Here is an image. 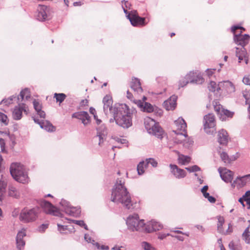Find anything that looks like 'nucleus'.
I'll use <instances>...</instances> for the list:
<instances>
[{
  "instance_id": "nucleus-1",
  "label": "nucleus",
  "mask_w": 250,
  "mask_h": 250,
  "mask_svg": "<svg viewBox=\"0 0 250 250\" xmlns=\"http://www.w3.org/2000/svg\"><path fill=\"white\" fill-rule=\"evenodd\" d=\"M125 180L118 179L112 190L111 201L115 203H121L127 209L132 208L130 195L125 186Z\"/></svg>"
},
{
  "instance_id": "nucleus-2",
  "label": "nucleus",
  "mask_w": 250,
  "mask_h": 250,
  "mask_svg": "<svg viewBox=\"0 0 250 250\" xmlns=\"http://www.w3.org/2000/svg\"><path fill=\"white\" fill-rule=\"evenodd\" d=\"M113 116L116 124L119 126L126 129L132 126V113L126 104L118 105L114 109Z\"/></svg>"
},
{
  "instance_id": "nucleus-3",
  "label": "nucleus",
  "mask_w": 250,
  "mask_h": 250,
  "mask_svg": "<svg viewBox=\"0 0 250 250\" xmlns=\"http://www.w3.org/2000/svg\"><path fill=\"white\" fill-rule=\"evenodd\" d=\"M10 173L13 178L19 183L27 184L29 181L24 167L20 164H12L10 167Z\"/></svg>"
},
{
  "instance_id": "nucleus-4",
  "label": "nucleus",
  "mask_w": 250,
  "mask_h": 250,
  "mask_svg": "<svg viewBox=\"0 0 250 250\" xmlns=\"http://www.w3.org/2000/svg\"><path fill=\"white\" fill-rule=\"evenodd\" d=\"M145 125L146 129L149 134L155 135L158 138H162L164 131L155 120L147 117L145 119Z\"/></svg>"
},
{
  "instance_id": "nucleus-5",
  "label": "nucleus",
  "mask_w": 250,
  "mask_h": 250,
  "mask_svg": "<svg viewBox=\"0 0 250 250\" xmlns=\"http://www.w3.org/2000/svg\"><path fill=\"white\" fill-rule=\"evenodd\" d=\"M39 208H25L22 209L20 214V220L24 223H29L35 221L38 218Z\"/></svg>"
},
{
  "instance_id": "nucleus-6",
  "label": "nucleus",
  "mask_w": 250,
  "mask_h": 250,
  "mask_svg": "<svg viewBox=\"0 0 250 250\" xmlns=\"http://www.w3.org/2000/svg\"><path fill=\"white\" fill-rule=\"evenodd\" d=\"M128 227L132 230L144 231L146 224L144 220H140L138 214L129 216L126 221Z\"/></svg>"
},
{
  "instance_id": "nucleus-7",
  "label": "nucleus",
  "mask_w": 250,
  "mask_h": 250,
  "mask_svg": "<svg viewBox=\"0 0 250 250\" xmlns=\"http://www.w3.org/2000/svg\"><path fill=\"white\" fill-rule=\"evenodd\" d=\"M203 126L204 131L208 134H213L215 132L216 119L214 115L208 113L204 117Z\"/></svg>"
},
{
  "instance_id": "nucleus-8",
  "label": "nucleus",
  "mask_w": 250,
  "mask_h": 250,
  "mask_svg": "<svg viewBox=\"0 0 250 250\" xmlns=\"http://www.w3.org/2000/svg\"><path fill=\"white\" fill-rule=\"evenodd\" d=\"M237 30H243V31H245V29L239 26H234L231 27V31L234 34V41L237 44L241 46V47H244V46L248 43L250 37L248 34H237Z\"/></svg>"
},
{
  "instance_id": "nucleus-9",
  "label": "nucleus",
  "mask_w": 250,
  "mask_h": 250,
  "mask_svg": "<svg viewBox=\"0 0 250 250\" xmlns=\"http://www.w3.org/2000/svg\"><path fill=\"white\" fill-rule=\"evenodd\" d=\"M175 125L176 127L175 133L177 134L179 138L187 137V124L185 121L182 118H179L175 121Z\"/></svg>"
},
{
  "instance_id": "nucleus-10",
  "label": "nucleus",
  "mask_w": 250,
  "mask_h": 250,
  "mask_svg": "<svg viewBox=\"0 0 250 250\" xmlns=\"http://www.w3.org/2000/svg\"><path fill=\"white\" fill-rule=\"evenodd\" d=\"M40 206L46 213L55 216H58L60 214L59 210L57 208L45 200L41 201Z\"/></svg>"
},
{
  "instance_id": "nucleus-11",
  "label": "nucleus",
  "mask_w": 250,
  "mask_h": 250,
  "mask_svg": "<svg viewBox=\"0 0 250 250\" xmlns=\"http://www.w3.org/2000/svg\"><path fill=\"white\" fill-rule=\"evenodd\" d=\"M187 78L190 83L202 84L204 82V79L201 73L198 71L190 72L187 74Z\"/></svg>"
},
{
  "instance_id": "nucleus-12",
  "label": "nucleus",
  "mask_w": 250,
  "mask_h": 250,
  "mask_svg": "<svg viewBox=\"0 0 250 250\" xmlns=\"http://www.w3.org/2000/svg\"><path fill=\"white\" fill-rule=\"evenodd\" d=\"M127 17L131 23L134 26H144L146 25L145 18L139 17L135 12L129 13Z\"/></svg>"
},
{
  "instance_id": "nucleus-13",
  "label": "nucleus",
  "mask_w": 250,
  "mask_h": 250,
  "mask_svg": "<svg viewBox=\"0 0 250 250\" xmlns=\"http://www.w3.org/2000/svg\"><path fill=\"white\" fill-rule=\"evenodd\" d=\"M163 228V225L159 222L151 220L148 222L146 225L145 232L150 233L161 230Z\"/></svg>"
},
{
  "instance_id": "nucleus-14",
  "label": "nucleus",
  "mask_w": 250,
  "mask_h": 250,
  "mask_svg": "<svg viewBox=\"0 0 250 250\" xmlns=\"http://www.w3.org/2000/svg\"><path fill=\"white\" fill-rule=\"evenodd\" d=\"M39 11L37 17L39 20L43 21L47 20L50 15L49 8L43 5H40L38 7Z\"/></svg>"
},
{
  "instance_id": "nucleus-15",
  "label": "nucleus",
  "mask_w": 250,
  "mask_h": 250,
  "mask_svg": "<svg viewBox=\"0 0 250 250\" xmlns=\"http://www.w3.org/2000/svg\"><path fill=\"white\" fill-rule=\"evenodd\" d=\"M26 107L25 104H20L14 108L13 113L12 116L14 119L18 120L21 118L22 112H26Z\"/></svg>"
},
{
  "instance_id": "nucleus-16",
  "label": "nucleus",
  "mask_w": 250,
  "mask_h": 250,
  "mask_svg": "<svg viewBox=\"0 0 250 250\" xmlns=\"http://www.w3.org/2000/svg\"><path fill=\"white\" fill-rule=\"evenodd\" d=\"M72 117L81 120L82 123L84 125H86L90 123V117L87 112L85 111H80L74 113L72 114Z\"/></svg>"
},
{
  "instance_id": "nucleus-17",
  "label": "nucleus",
  "mask_w": 250,
  "mask_h": 250,
  "mask_svg": "<svg viewBox=\"0 0 250 250\" xmlns=\"http://www.w3.org/2000/svg\"><path fill=\"white\" fill-rule=\"evenodd\" d=\"M222 179L226 182H231L233 179V172L226 168L220 167L218 169Z\"/></svg>"
},
{
  "instance_id": "nucleus-18",
  "label": "nucleus",
  "mask_w": 250,
  "mask_h": 250,
  "mask_svg": "<svg viewBox=\"0 0 250 250\" xmlns=\"http://www.w3.org/2000/svg\"><path fill=\"white\" fill-rule=\"evenodd\" d=\"M169 167L171 173L177 178H183L187 175L184 169L179 168L176 165L170 164Z\"/></svg>"
},
{
  "instance_id": "nucleus-19",
  "label": "nucleus",
  "mask_w": 250,
  "mask_h": 250,
  "mask_svg": "<svg viewBox=\"0 0 250 250\" xmlns=\"http://www.w3.org/2000/svg\"><path fill=\"white\" fill-rule=\"evenodd\" d=\"M177 97L175 95L171 96L168 99L163 103V106L167 110H173L177 105Z\"/></svg>"
},
{
  "instance_id": "nucleus-20",
  "label": "nucleus",
  "mask_w": 250,
  "mask_h": 250,
  "mask_svg": "<svg viewBox=\"0 0 250 250\" xmlns=\"http://www.w3.org/2000/svg\"><path fill=\"white\" fill-rule=\"evenodd\" d=\"M26 236V232L24 229L19 231L16 237V245L18 250H22L25 245V242L23 237Z\"/></svg>"
},
{
  "instance_id": "nucleus-21",
  "label": "nucleus",
  "mask_w": 250,
  "mask_h": 250,
  "mask_svg": "<svg viewBox=\"0 0 250 250\" xmlns=\"http://www.w3.org/2000/svg\"><path fill=\"white\" fill-rule=\"evenodd\" d=\"M250 180V174L242 177H237L233 182L232 186L236 187L238 188H242L245 186L246 184Z\"/></svg>"
},
{
  "instance_id": "nucleus-22",
  "label": "nucleus",
  "mask_w": 250,
  "mask_h": 250,
  "mask_svg": "<svg viewBox=\"0 0 250 250\" xmlns=\"http://www.w3.org/2000/svg\"><path fill=\"white\" fill-rule=\"evenodd\" d=\"M219 85L228 93H232L235 91V85L229 81L220 82Z\"/></svg>"
},
{
  "instance_id": "nucleus-23",
  "label": "nucleus",
  "mask_w": 250,
  "mask_h": 250,
  "mask_svg": "<svg viewBox=\"0 0 250 250\" xmlns=\"http://www.w3.org/2000/svg\"><path fill=\"white\" fill-rule=\"evenodd\" d=\"M103 102L104 103V110H110L111 112L114 114V109L118 106L117 105L114 107H112L113 101L112 98L108 95H106L103 99Z\"/></svg>"
},
{
  "instance_id": "nucleus-24",
  "label": "nucleus",
  "mask_w": 250,
  "mask_h": 250,
  "mask_svg": "<svg viewBox=\"0 0 250 250\" xmlns=\"http://www.w3.org/2000/svg\"><path fill=\"white\" fill-rule=\"evenodd\" d=\"M229 136L228 132L224 129L220 130L218 134V141L223 145H227L228 143Z\"/></svg>"
},
{
  "instance_id": "nucleus-25",
  "label": "nucleus",
  "mask_w": 250,
  "mask_h": 250,
  "mask_svg": "<svg viewBox=\"0 0 250 250\" xmlns=\"http://www.w3.org/2000/svg\"><path fill=\"white\" fill-rule=\"evenodd\" d=\"M130 87L134 92H136L138 93H142L143 91L140 80L137 78L134 77L132 78Z\"/></svg>"
},
{
  "instance_id": "nucleus-26",
  "label": "nucleus",
  "mask_w": 250,
  "mask_h": 250,
  "mask_svg": "<svg viewBox=\"0 0 250 250\" xmlns=\"http://www.w3.org/2000/svg\"><path fill=\"white\" fill-rule=\"evenodd\" d=\"M133 101L140 107H143L145 111L150 113L153 111V106L148 103H145L144 106H143V102L141 100H133Z\"/></svg>"
},
{
  "instance_id": "nucleus-27",
  "label": "nucleus",
  "mask_w": 250,
  "mask_h": 250,
  "mask_svg": "<svg viewBox=\"0 0 250 250\" xmlns=\"http://www.w3.org/2000/svg\"><path fill=\"white\" fill-rule=\"evenodd\" d=\"M84 239L87 242L92 243L93 246H95V247L98 250H107L109 249L108 246L104 245L101 246L100 244L96 242L94 240H92L91 237L88 234L85 235Z\"/></svg>"
},
{
  "instance_id": "nucleus-28",
  "label": "nucleus",
  "mask_w": 250,
  "mask_h": 250,
  "mask_svg": "<svg viewBox=\"0 0 250 250\" xmlns=\"http://www.w3.org/2000/svg\"><path fill=\"white\" fill-rule=\"evenodd\" d=\"M246 55L247 52L244 47H241L240 48H236V55L238 58L239 62L243 60L247 61Z\"/></svg>"
},
{
  "instance_id": "nucleus-29",
  "label": "nucleus",
  "mask_w": 250,
  "mask_h": 250,
  "mask_svg": "<svg viewBox=\"0 0 250 250\" xmlns=\"http://www.w3.org/2000/svg\"><path fill=\"white\" fill-rule=\"evenodd\" d=\"M34 120L35 122L39 124L42 128H44L47 131H53L55 130V127L46 121L39 122L38 120H36L35 118L34 119Z\"/></svg>"
},
{
  "instance_id": "nucleus-30",
  "label": "nucleus",
  "mask_w": 250,
  "mask_h": 250,
  "mask_svg": "<svg viewBox=\"0 0 250 250\" xmlns=\"http://www.w3.org/2000/svg\"><path fill=\"white\" fill-rule=\"evenodd\" d=\"M33 105L35 109L40 117L43 119L45 118V113L42 110V106L40 103L38 101L35 100L33 101Z\"/></svg>"
},
{
  "instance_id": "nucleus-31",
  "label": "nucleus",
  "mask_w": 250,
  "mask_h": 250,
  "mask_svg": "<svg viewBox=\"0 0 250 250\" xmlns=\"http://www.w3.org/2000/svg\"><path fill=\"white\" fill-rule=\"evenodd\" d=\"M191 161V158L188 156L179 154L178 157V162L179 164L186 165L189 163Z\"/></svg>"
},
{
  "instance_id": "nucleus-32",
  "label": "nucleus",
  "mask_w": 250,
  "mask_h": 250,
  "mask_svg": "<svg viewBox=\"0 0 250 250\" xmlns=\"http://www.w3.org/2000/svg\"><path fill=\"white\" fill-rule=\"evenodd\" d=\"M7 187V183L2 178L0 179V201H2L4 196L6 188Z\"/></svg>"
},
{
  "instance_id": "nucleus-33",
  "label": "nucleus",
  "mask_w": 250,
  "mask_h": 250,
  "mask_svg": "<svg viewBox=\"0 0 250 250\" xmlns=\"http://www.w3.org/2000/svg\"><path fill=\"white\" fill-rule=\"evenodd\" d=\"M220 155L221 159L226 163H230L236 159L235 157H229L225 152H220Z\"/></svg>"
},
{
  "instance_id": "nucleus-34",
  "label": "nucleus",
  "mask_w": 250,
  "mask_h": 250,
  "mask_svg": "<svg viewBox=\"0 0 250 250\" xmlns=\"http://www.w3.org/2000/svg\"><path fill=\"white\" fill-rule=\"evenodd\" d=\"M8 195L12 197L18 198L20 197V193L15 187L10 186L8 188Z\"/></svg>"
},
{
  "instance_id": "nucleus-35",
  "label": "nucleus",
  "mask_w": 250,
  "mask_h": 250,
  "mask_svg": "<svg viewBox=\"0 0 250 250\" xmlns=\"http://www.w3.org/2000/svg\"><path fill=\"white\" fill-rule=\"evenodd\" d=\"M214 109L215 111L217 113L218 115H220L221 113L222 112V110H224V108L223 106L219 103V102L217 101H213L212 103Z\"/></svg>"
},
{
  "instance_id": "nucleus-36",
  "label": "nucleus",
  "mask_w": 250,
  "mask_h": 250,
  "mask_svg": "<svg viewBox=\"0 0 250 250\" xmlns=\"http://www.w3.org/2000/svg\"><path fill=\"white\" fill-rule=\"evenodd\" d=\"M234 115V113L227 109H224L222 110V112L220 114V118L223 120L226 118V117L232 118Z\"/></svg>"
},
{
  "instance_id": "nucleus-37",
  "label": "nucleus",
  "mask_w": 250,
  "mask_h": 250,
  "mask_svg": "<svg viewBox=\"0 0 250 250\" xmlns=\"http://www.w3.org/2000/svg\"><path fill=\"white\" fill-rule=\"evenodd\" d=\"M20 97L21 100H23L24 98L27 99L30 97V92L28 88H25L21 90L20 94Z\"/></svg>"
},
{
  "instance_id": "nucleus-38",
  "label": "nucleus",
  "mask_w": 250,
  "mask_h": 250,
  "mask_svg": "<svg viewBox=\"0 0 250 250\" xmlns=\"http://www.w3.org/2000/svg\"><path fill=\"white\" fill-rule=\"evenodd\" d=\"M146 165L145 162L142 161L139 163L137 166V171L139 175H142L145 172V169L146 168Z\"/></svg>"
},
{
  "instance_id": "nucleus-39",
  "label": "nucleus",
  "mask_w": 250,
  "mask_h": 250,
  "mask_svg": "<svg viewBox=\"0 0 250 250\" xmlns=\"http://www.w3.org/2000/svg\"><path fill=\"white\" fill-rule=\"evenodd\" d=\"M221 87L218 85H217L215 82L211 81L208 84V88L209 91L212 92H215V91H218Z\"/></svg>"
},
{
  "instance_id": "nucleus-40",
  "label": "nucleus",
  "mask_w": 250,
  "mask_h": 250,
  "mask_svg": "<svg viewBox=\"0 0 250 250\" xmlns=\"http://www.w3.org/2000/svg\"><path fill=\"white\" fill-rule=\"evenodd\" d=\"M66 96L63 93H55L54 98L56 99L57 102L62 103L66 98Z\"/></svg>"
},
{
  "instance_id": "nucleus-41",
  "label": "nucleus",
  "mask_w": 250,
  "mask_h": 250,
  "mask_svg": "<svg viewBox=\"0 0 250 250\" xmlns=\"http://www.w3.org/2000/svg\"><path fill=\"white\" fill-rule=\"evenodd\" d=\"M218 219V230L220 233H223V231L222 229V226L225 222V219L222 216H218L217 217Z\"/></svg>"
},
{
  "instance_id": "nucleus-42",
  "label": "nucleus",
  "mask_w": 250,
  "mask_h": 250,
  "mask_svg": "<svg viewBox=\"0 0 250 250\" xmlns=\"http://www.w3.org/2000/svg\"><path fill=\"white\" fill-rule=\"evenodd\" d=\"M189 83L188 79L187 78V75L185 77L182 78L179 82V87H183L187 85Z\"/></svg>"
},
{
  "instance_id": "nucleus-43",
  "label": "nucleus",
  "mask_w": 250,
  "mask_h": 250,
  "mask_svg": "<svg viewBox=\"0 0 250 250\" xmlns=\"http://www.w3.org/2000/svg\"><path fill=\"white\" fill-rule=\"evenodd\" d=\"M184 139L182 140H179L177 143H181L183 142L184 143V145H186V146H189L192 145L193 144V141L189 139L188 138V135H187V137L184 138Z\"/></svg>"
},
{
  "instance_id": "nucleus-44",
  "label": "nucleus",
  "mask_w": 250,
  "mask_h": 250,
  "mask_svg": "<svg viewBox=\"0 0 250 250\" xmlns=\"http://www.w3.org/2000/svg\"><path fill=\"white\" fill-rule=\"evenodd\" d=\"M0 121L5 125L8 123L7 116L1 112H0Z\"/></svg>"
},
{
  "instance_id": "nucleus-45",
  "label": "nucleus",
  "mask_w": 250,
  "mask_h": 250,
  "mask_svg": "<svg viewBox=\"0 0 250 250\" xmlns=\"http://www.w3.org/2000/svg\"><path fill=\"white\" fill-rule=\"evenodd\" d=\"M151 164L152 167H156L157 166V162L153 158H148L146 159V165Z\"/></svg>"
},
{
  "instance_id": "nucleus-46",
  "label": "nucleus",
  "mask_w": 250,
  "mask_h": 250,
  "mask_svg": "<svg viewBox=\"0 0 250 250\" xmlns=\"http://www.w3.org/2000/svg\"><path fill=\"white\" fill-rule=\"evenodd\" d=\"M243 96L245 99L246 104L250 103V93L249 91H245L243 92Z\"/></svg>"
},
{
  "instance_id": "nucleus-47",
  "label": "nucleus",
  "mask_w": 250,
  "mask_h": 250,
  "mask_svg": "<svg viewBox=\"0 0 250 250\" xmlns=\"http://www.w3.org/2000/svg\"><path fill=\"white\" fill-rule=\"evenodd\" d=\"M245 201L249 206L248 208H250V190L247 191L244 195Z\"/></svg>"
},
{
  "instance_id": "nucleus-48",
  "label": "nucleus",
  "mask_w": 250,
  "mask_h": 250,
  "mask_svg": "<svg viewBox=\"0 0 250 250\" xmlns=\"http://www.w3.org/2000/svg\"><path fill=\"white\" fill-rule=\"evenodd\" d=\"M186 169L188 170L189 172H195V171H198L200 170V168L199 167H198L197 166H193L191 167H186Z\"/></svg>"
},
{
  "instance_id": "nucleus-49",
  "label": "nucleus",
  "mask_w": 250,
  "mask_h": 250,
  "mask_svg": "<svg viewBox=\"0 0 250 250\" xmlns=\"http://www.w3.org/2000/svg\"><path fill=\"white\" fill-rule=\"evenodd\" d=\"M242 82L245 84L250 86V75L245 76L243 77Z\"/></svg>"
},
{
  "instance_id": "nucleus-50",
  "label": "nucleus",
  "mask_w": 250,
  "mask_h": 250,
  "mask_svg": "<svg viewBox=\"0 0 250 250\" xmlns=\"http://www.w3.org/2000/svg\"><path fill=\"white\" fill-rule=\"evenodd\" d=\"M58 230L61 233H65V231L67 229V226H62L58 224Z\"/></svg>"
},
{
  "instance_id": "nucleus-51",
  "label": "nucleus",
  "mask_w": 250,
  "mask_h": 250,
  "mask_svg": "<svg viewBox=\"0 0 250 250\" xmlns=\"http://www.w3.org/2000/svg\"><path fill=\"white\" fill-rule=\"evenodd\" d=\"M5 150V142L3 139L0 138V152H4Z\"/></svg>"
},
{
  "instance_id": "nucleus-52",
  "label": "nucleus",
  "mask_w": 250,
  "mask_h": 250,
  "mask_svg": "<svg viewBox=\"0 0 250 250\" xmlns=\"http://www.w3.org/2000/svg\"><path fill=\"white\" fill-rule=\"evenodd\" d=\"M216 69H208L206 71V72L207 73V75H208V77H210L211 76H212V75L214 73V72L215 71Z\"/></svg>"
},
{
  "instance_id": "nucleus-53",
  "label": "nucleus",
  "mask_w": 250,
  "mask_h": 250,
  "mask_svg": "<svg viewBox=\"0 0 250 250\" xmlns=\"http://www.w3.org/2000/svg\"><path fill=\"white\" fill-rule=\"evenodd\" d=\"M233 229H232V226L230 224H229L228 225V229L226 230L225 232H223L225 234H230L232 232Z\"/></svg>"
},
{
  "instance_id": "nucleus-54",
  "label": "nucleus",
  "mask_w": 250,
  "mask_h": 250,
  "mask_svg": "<svg viewBox=\"0 0 250 250\" xmlns=\"http://www.w3.org/2000/svg\"><path fill=\"white\" fill-rule=\"evenodd\" d=\"M76 224L81 226H84V228L87 229H86V227L87 226L85 225V224L84 223V222L83 221H76Z\"/></svg>"
},
{
  "instance_id": "nucleus-55",
  "label": "nucleus",
  "mask_w": 250,
  "mask_h": 250,
  "mask_svg": "<svg viewBox=\"0 0 250 250\" xmlns=\"http://www.w3.org/2000/svg\"><path fill=\"white\" fill-rule=\"evenodd\" d=\"M113 250H125V248L124 246H115L112 248Z\"/></svg>"
},
{
  "instance_id": "nucleus-56",
  "label": "nucleus",
  "mask_w": 250,
  "mask_h": 250,
  "mask_svg": "<svg viewBox=\"0 0 250 250\" xmlns=\"http://www.w3.org/2000/svg\"><path fill=\"white\" fill-rule=\"evenodd\" d=\"M90 112L91 114H93L94 115V119H96V117H97V116L96 115V111L95 109L94 108L90 107L89 109Z\"/></svg>"
},
{
  "instance_id": "nucleus-57",
  "label": "nucleus",
  "mask_w": 250,
  "mask_h": 250,
  "mask_svg": "<svg viewBox=\"0 0 250 250\" xmlns=\"http://www.w3.org/2000/svg\"><path fill=\"white\" fill-rule=\"evenodd\" d=\"M129 3L127 1H125V5H123V8L125 13L127 14V6L129 5Z\"/></svg>"
},
{
  "instance_id": "nucleus-58",
  "label": "nucleus",
  "mask_w": 250,
  "mask_h": 250,
  "mask_svg": "<svg viewBox=\"0 0 250 250\" xmlns=\"http://www.w3.org/2000/svg\"><path fill=\"white\" fill-rule=\"evenodd\" d=\"M168 235H169V234H165V233L159 234L158 238L159 239L163 240L164 238H166V237Z\"/></svg>"
},
{
  "instance_id": "nucleus-59",
  "label": "nucleus",
  "mask_w": 250,
  "mask_h": 250,
  "mask_svg": "<svg viewBox=\"0 0 250 250\" xmlns=\"http://www.w3.org/2000/svg\"><path fill=\"white\" fill-rule=\"evenodd\" d=\"M229 248L231 250H238L235 247L234 243L233 242L229 243Z\"/></svg>"
},
{
  "instance_id": "nucleus-60",
  "label": "nucleus",
  "mask_w": 250,
  "mask_h": 250,
  "mask_svg": "<svg viewBox=\"0 0 250 250\" xmlns=\"http://www.w3.org/2000/svg\"><path fill=\"white\" fill-rule=\"evenodd\" d=\"M238 201L242 205L243 207H245V205L244 203V201H245V198L244 197V195L242 197L239 198Z\"/></svg>"
},
{
  "instance_id": "nucleus-61",
  "label": "nucleus",
  "mask_w": 250,
  "mask_h": 250,
  "mask_svg": "<svg viewBox=\"0 0 250 250\" xmlns=\"http://www.w3.org/2000/svg\"><path fill=\"white\" fill-rule=\"evenodd\" d=\"M208 200L209 202L211 203H214L216 201L215 198L211 196H210L208 198Z\"/></svg>"
},
{
  "instance_id": "nucleus-62",
  "label": "nucleus",
  "mask_w": 250,
  "mask_h": 250,
  "mask_svg": "<svg viewBox=\"0 0 250 250\" xmlns=\"http://www.w3.org/2000/svg\"><path fill=\"white\" fill-rule=\"evenodd\" d=\"M208 189V187L207 186H205L203 187V188L201 189V192H202L203 194L207 193V191Z\"/></svg>"
},
{
  "instance_id": "nucleus-63",
  "label": "nucleus",
  "mask_w": 250,
  "mask_h": 250,
  "mask_svg": "<svg viewBox=\"0 0 250 250\" xmlns=\"http://www.w3.org/2000/svg\"><path fill=\"white\" fill-rule=\"evenodd\" d=\"M127 97L131 100H132L133 98L132 94L129 91H127Z\"/></svg>"
},
{
  "instance_id": "nucleus-64",
  "label": "nucleus",
  "mask_w": 250,
  "mask_h": 250,
  "mask_svg": "<svg viewBox=\"0 0 250 250\" xmlns=\"http://www.w3.org/2000/svg\"><path fill=\"white\" fill-rule=\"evenodd\" d=\"M247 104L249 105V106H248V112L249 113V118L250 119V103H249V104Z\"/></svg>"
}]
</instances>
